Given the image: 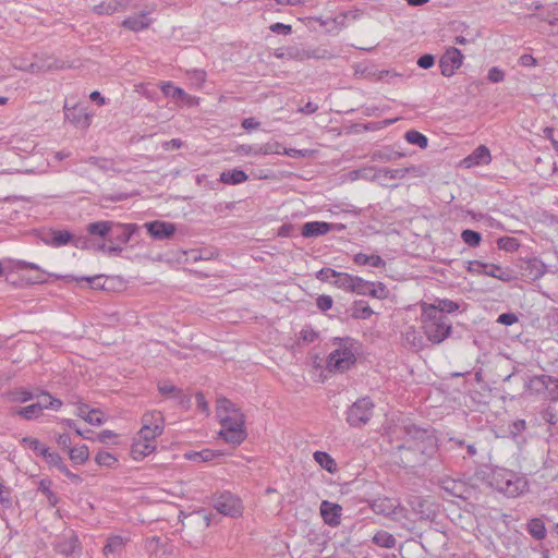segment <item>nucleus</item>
<instances>
[{
    "label": "nucleus",
    "mask_w": 558,
    "mask_h": 558,
    "mask_svg": "<svg viewBox=\"0 0 558 558\" xmlns=\"http://www.w3.org/2000/svg\"><path fill=\"white\" fill-rule=\"evenodd\" d=\"M403 441L398 449L405 465L423 464L436 452L437 438L432 429L409 424L403 427Z\"/></svg>",
    "instance_id": "nucleus-1"
},
{
    "label": "nucleus",
    "mask_w": 558,
    "mask_h": 558,
    "mask_svg": "<svg viewBox=\"0 0 558 558\" xmlns=\"http://www.w3.org/2000/svg\"><path fill=\"white\" fill-rule=\"evenodd\" d=\"M217 414L220 418L219 436L229 444L238 446L247 437L243 413L230 400H218Z\"/></svg>",
    "instance_id": "nucleus-2"
},
{
    "label": "nucleus",
    "mask_w": 558,
    "mask_h": 558,
    "mask_svg": "<svg viewBox=\"0 0 558 558\" xmlns=\"http://www.w3.org/2000/svg\"><path fill=\"white\" fill-rule=\"evenodd\" d=\"M487 483L492 488L509 498L518 497L529 488L527 480L524 476L504 468L492 470Z\"/></svg>",
    "instance_id": "nucleus-3"
},
{
    "label": "nucleus",
    "mask_w": 558,
    "mask_h": 558,
    "mask_svg": "<svg viewBox=\"0 0 558 558\" xmlns=\"http://www.w3.org/2000/svg\"><path fill=\"white\" fill-rule=\"evenodd\" d=\"M337 345L327 357V368L330 372L344 373L356 363L360 343L351 337H336L332 340Z\"/></svg>",
    "instance_id": "nucleus-4"
},
{
    "label": "nucleus",
    "mask_w": 558,
    "mask_h": 558,
    "mask_svg": "<svg viewBox=\"0 0 558 558\" xmlns=\"http://www.w3.org/2000/svg\"><path fill=\"white\" fill-rule=\"evenodd\" d=\"M421 320L424 335L433 344H440L451 335V322L433 306H423Z\"/></svg>",
    "instance_id": "nucleus-5"
},
{
    "label": "nucleus",
    "mask_w": 558,
    "mask_h": 558,
    "mask_svg": "<svg viewBox=\"0 0 558 558\" xmlns=\"http://www.w3.org/2000/svg\"><path fill=\"white\" fill-rule=\"evenodd\" d=\"M211 506L220 514L230 518H240L243 513V504L241 498L229 490L214 494L211 497Z\"/></svg>",
    "instance_id": "nucleus-6"
},
{
    "label": "nucleus",
    "mask_w": 558,
    "mask_h": 558,
    "mask_svg": "<svg viewBox=\"0 0 558 558\" xmlns=\"http://www.w3.org/2000/svg\"><path fill=\"white\" fill-rule=\"evenodd\" d=\"M375 404L368 397L357 399L347 411L345 421L351 427H361L369 422Z\"/></svg>",
    "instance_id": "nucleus-7"
},
{
    "label": "nucleus",
    "mask_w": 558,
    "mask_h": 558,
    "mask_svg": "<svg viewBox=\"0 0 558 558\" xmlns=\"http://www.w3.org/2000/svg\"><path fill=\"white\" fill-rule=\"evenodd\" d=\"M49 398V403H32L26 407L22 408H15L12 410L13 415H19L27 421L36 420L38 418L43 410L45 409H51V410H59L62 407V401L51 395H45Z\"/></svg>",
    "instance_id": "nucleus-8"
},
{
    "label": "nucleus",
    "mask_w": 558,
    "mask_h": 558,
    "mask_svg": "<svg viewBox=\"0 0 558 558\" xmlns=\"http://www.w3.org/2000/svg\"><path fill=\"white\" fill-rule=\"evenodd\" d=\"M463 62V54L456 47L448 48L439 59L440 72L444 76L450 77Z\"/></svg>",
    "instance_id": "nucleus-9"
},
{
    "label": "nucleus",
    "mask_w": 558,
    "mask_h": 558,
    "mask_svg": "<svg viewBox=\"0 0 558 558\" xmlns=\"http://www.w3.org/2000/svg\"><path fill=\"white\" fill-rule=\"evenodd\" d=\"M135 223H119L112 221L108 243L126 244L137 231Z\"/></svg>",
    "instance_id": "nucleus-10"
},
{
    "label": "nucleus",
    "mask_w": 558,
    "mask_h": 558,
    "mask_svg": "<svg viewBox=\"0 0 558 558\" xmlns=\"http://www.w3.org/2000/svg\"><path fill=\"white\" fill-rule=\"evenodd\" d=\"M366 171H374V174L372 175V180H377L380 182L381 185H387L388 181H390V180L403 178L405 175V173L408 172V169L407 168H399V169H389V168L373 169V168H369V169L355 171L354 173L356 174V177L368 178V173H365L364 175L360 174V173L366 172Z\"/></svg>",
    "instance_id": "nucleus-11"
},
{
    "label": "nucleus",
    "mask_w": 558,
    "mask_h": 558,
    "mask_svg": "<svg viewBox=\"0 0 558 558\" xmlns=\"http://www.w3.org/2000/svg\"><path fill=\"white\" fill-rule=\"evenodd\" d=\"M148 234L158 241L170 239L175 233V225L169 221L154 220L144 225Z\"/></svg>",
    "instance_id": "nucleus-12"
},
{
    "label": "nucleus",
    "mask_w": 558,
    "mask_h": 558,
    "mask_svg": "<svg viewBox=\"0 0 558 558\" xmlns=\"http://www.w3.org/2000/svg\"><path fill=\"white\" fill-rule=\"evenodd\" d=\"M279 147V143H267L262 146L241 144L235 147L234 153L240 156L281 154Z\"/></svg>",
    "instance_id": "nucleus-13"
},
{
    "label": "nucleus",
    "mask_w": 558,
    "mask_h": 558,
    "mask_svg": "<svg viewBox=\"0 0 558 558\" xmlns=\"http://www.w3.org/2000/svg\"><path fill=\"white\" fill-rule=\"evenodd\" d=\"M320 514L327 525L336 527L341 522L342 507L338 504L324 500L320 504Z\"/></svg>",
    "instance_id": "nucleus-14"
},
{
    "label": "nucleus",
    "mask_w": 558,
    "mask_h": 558,
    "mask_svg": "<svg viewBox=\"0 0 558 558\" xmlns=\"http://www.w3.org/2000/svg\"><path fill=\"white\" fill-rule=\"evenodd\" d=\"M132 0H104L99 4L94 5L93 11L96 14L111 15L116 12H122L131 7Z\"/></svg>",
    "instance_id": "nucleus-15"
},
{
    "label": "nucleus",
    "mask_w": 558,
    "mask_h": 558,
    "mask_svg": "<svg viewBox=\"0 0 558 558\" xmlns=\"http://www.w3.org/2000/svg\"><path fill=\"white\" fill-rule=\"evenodd\" d=\"M369 507L376 514L390 517L397 513L399 502L388 497H379L374 499Z\"/></svg>",
    "instance_id": "nucleus-16"
},
{
    "label": "nucleus",
    "mask_w": 558,
    "mask_h": 558,
    "mask_svg": "<svg viewBox=\"0 0 558 558\" xmlns=\"http://www.w3.org/2000/svg\"><path fill=\"white\" fill-rule=\"evenodd\" d=\"M441 488L450 496L468 500L470 498L471 489L465 486L462 481L445 480L441 483Z\"/></svg>",
    "instance_id": "nucleus-17"
},
{
    "label": "nucleus",
    "mask_w": 558,
    "mask_h": 558,
    "mask_svg": "<svg viewBox=\"0 0 558 558\" xmlns=\"http://www.w3.org/2000/svg\"><path fill=\"white\" fill-rule=\"evenodd\" d=\"M150 11H142L140 14L129 16L122 21V27L132 32H141L148 28L151 24V19L148 17Z\"/></svg>",
    "instance_id": "nucleus-18"
},
{
    "label": "nucleus",
    "mask_w": 558,
    "mask_h": 558,
    "mask_svg": "<svg viewBox=\"0 0 558 558\" xmlns=\"http://www.w3.org/2000/svg\"><path fill=\"white\" fill-rule=\"evenodd\" d=\"M332 225L325 221H310L302 226L301 234L304 238H317L332 230Z\"/></svg>",
    "instance_id": "nucleus-19"
},
{
    "label": "nucleus",
    "mask_w": 558,
    "mask_h": 558,
    "mask_svg": "<svg viewBox=\"0 0 558 558\" xmlns=\"http://www.w3.org/2000/svg\"><path fill=\"white\" fill-rule=\"evenodd\" d=\"M43 241L50 246L60 247L71 244L73 241V234L68 230H50L44 238Z\"/></svg>",
    "instance_id": "nucleus-20"
},
{
    "label": "nucleus",
    "mask_w": 558,
    "mask_h": 558,
    "mask_svg": "<svg viewBox=\"0 0 558 558\" xmlns=\"http://www.w3.org/2000/svg\"><path fill=\"white\" fill-rule=\"evenodd\" d=\"M492 160L490 151L485 145L476 147L472 154L464 158L466 167L488 165Z\"/></svg>",
    "instance_id": "nucleus-21"
},
{
    "label": "nucleus",
    "mask_w": 558,
    "mask_h": 558,
    "mask_svg": "<svg viewBox=\"0 0 558 558\" xmlns=\"http://www.w3.org/2000/svg\"><path fill=\"white\" fill-rule=\"evenodd\" d=\"M327 51L320 49H305L299 47H290L287 49V56L298 60H307V59H323L326 57Z\"/></svg>",
    "instance_id": "nucleus-22"
},
{
    "label": "nucleus",
    "mask_w": 558,
    "mask_h": 558,
    "mask_svg": "<svg viewBox=\"0 0 558 558\" xmlns=\"http://www.w3.org/2000/svg\"><path fill=\"white\" fill-rule=\"evenodd\" d=\"M64 114L68 121L76 126L87 128L89 125V117L84 112L83 108L77 106L68 107L64 105Z\"/></svg>",
    "instance_id": "nucleus-23"
},
{
    "label": "nucleus",
    "mask_w": 558,
    "mask_h": 558,
    "mask_svg": "<svg viewBox=\"0 0 558 558\" xmlns=\"http://www.w3.org/2000/svg\"><path fill=\"white\" fill-rule=\"evenodd\" d=\"M523 270L532 280H538L547 272V266L542 259L533 257L524 263Z\"/></svg>",
    "instance_id": "nucleus-24"
},
{
    "label": "nucleus",
    "mask_w": 558,
    "mask_h": 558,
    "mask_svg": "<svg viewBox=\"0 0 558 558\" xmlns=\"http://www.w3.org/2000/svg\"><path fill=\"white\" fill-rule=\"evenodd\" d=\"M78 538L75 535L65 537L57 543V551L65 558H75L78 549Z\"/></svg>",
    "instance_id": "nucleus-25"
},
{
    "label": "nucleus",
    "mask_w": 558,
    "mask_h": 558,
    "mask_svg": "<svg viewBox=\"0 0 558 558\" xmlns=\"http://www.w3.org/2000/svg\"><path fill=\"white\" fill-rule=\"evenodd\" d=\"M111 223V220H99L90 222L86 226V231L89 235L98 236L108 243Z\"/></svg>",
    "instance_id": "nucleus-26"
},
{
    "label": "nucleus",
    "mask_w": 558,
    "mask_h": 558,
    "mask_svg": "<svg viewBox=\"0 0 558 558\" xmlns=\"http://www.w3.org/2000/svg\"><path fill=\"white\" fill-rule=\"evenodd\" d=\"M160 89L166 97L192 104V97L172 82H162Z\"/></svg>",
    "instance_id": "nucleus-27"
},
{
    "label": "nucleus",
    "mask_w": 558,
    "mask_h": 558,
    "mask_svg": "<svg viewBox=\"0 0 558 558\" xmlns=\"http://www.w3.org/2000/svg\"><path fill=\"white\" fill-rule=\"evenodd\" d=\"M248 175L241 169L234 168L220 173V182L229 185H236L247 181Z\"/></svg>",
    "instance_id": "nucleus-28"
},
{
    "label": "nucleus",
    "mask_w": 558,
    "mask_h": 558,
    "mask_svg": "<svg viewBox=\"0 0 558 558\" xmlns=\"http://www.w3.org/2000/svg\"><path fill=\"white\" fill-rule=\"evenodd\" d=\"M351 317L353 319H368L373 314L374 311L371 308L368 303L364 300H356L352 303L350 307Z\"/></svg>",
    "instance_id": "nucleus-29"
},
{
    "label": "nucleus",
    "mask_w": 558,
    "mask_h": 558,
    "mask_svg": "<svg viewBox=\"0 0 558 558\" xmlns=\"http://www.w3.org/2000/svg\"><path fill=\"white\" fill-rule=\"evenodd\" d=\"M335 275V279L332 280L333 287L341 289L345 292H352L354 290V284L357 276H352L350 274L337 270Z\"/></svg>",
    "instance_id": "nucleus-30"
},
{
    "label": "nucleus",
    "mask_w": 558,
    "mask_h": 558,
    "mask_svg": "<svg viewBox=\"0 0 558 558\" xmlns=\"http://www.w3.org/2000/svg\"><path fill=\"white\" fill-rule=\"evenodd\" d=\"M449 449L451 450H463L465 449L466 454L463 458H473L477 453V449L474 442H466L465 439L458 437H450L448 440Z\"/></svg>",
    "instance_id": "nucleus-31"
},
{
    "label": "nucleus",
    "mask_w": 558,
    "mask_h": 558,
    "mask_svg": "<svg viewBox=\"0 0 558 558\" xmlns=\"http://www.w3.org/2000/svg\"><path fill=\"white\" fill-rule=\"evenodd\" d=\"M155 448L156 446L153 442L138 440L132 445L131 453L133 459L140 460L151 453Z\"/></svg>",
    "instance_id": "nucleus-32"
},
{
    "label": "nucleus",
    "mask_w": 558,
    "mask_h": 558,
    "mask_svg": "<svg viewBox=\"0 0 558 558\" xmlns=\"http://www.w3.org/2000/svg\"><path fill=\"white\" fill-rule=\"evenodd\" d=\"M423 306H433L442 315L454 313L460 308V304L449 299H437L433 304H424Z\"/></svg>",
    "instance_id": "nucleus-33"
},
{
    "label": "nucleus",
    "mask_w": 558,
    "mask_h": 558,
    "mask_svg": "<svg viewBox=\"0 0 558 558\" xmlns=\"http://www.w3.org/2000/svg\"><path fill=\"white\" fill-rule=\"evenodd\" d=\"M372 541L375 545L387 549L393 548L397 544L396 537L384 530L376 532Z\"/></svg>",
    "instance_id": "nucleus-34"
},
{
    "label": "nucleus",
    "mask_w": 558,
    "mask_h": 558,
    "mask_svg": "<svg viewBox=\"0 0 558 558\" xmlns=\"http://www.w3.org/2000/svg\"><path fill=\"white\" fill-rule=\"evenodd\" d=\"M527 532L531 536L537 541H542L546 537V526L542 519L533 518L527 523Z\"/></svg>",
    "instance_id": "nucleus-35"
},
{
    "label": "nucleus",
    "mask_w": 558,
    "mask_h": 558,
    "mask_svg": "<svg viewBox=\"0 0 558 558\" xmlns=\"http://www.w3.org/2000/svg\"><path fill=\"white\" fill-rule=\"evenodd\" d=\"M484 275L499 279L505 282H508L512 279V275H511L510 270L504 269L499 265L488 264V263H487V268L484 269Z\"/></svg>",
    "instance_id": "nucleus-36"
},
{
    "label": "nucleus",
    "mask_w": 558,
    "mask_h": 558,
    "mask_svg": "<svg viewBox=\"0 0 558 558\" xmlns=\"http://www.w3.org/2000/svg\"><path fill=\"white\" fill-rule=\"evenodd\" d=\"M315 461L329 473L337 471V463L335 459L325 451H316L314 453Z\"/></svg>",
    "instance_id": "nucleus-37"
},
{
    "label": "nucleus",
    "mask_w": 558,
    "mask_h": 558,
    "mask_svg": "<svg viewBox=\"0 0 558 558\" xmlns=\"http://www.w3.org/2000/svg\"><path fill=\"white\" fill-rule=\"evenodd\" d=\"M70 459L74 464H84L89 457L88 447L86 445H82L80 447H71L68 451Z\"/></svg>",
    "instance_id": "nucleus-38"
},
{
    "label": "nucleus",
    "mask_w": 558,
    "mask_h": 558,
    "mask_svg": "<svg viewBox=\"0 0 558 558\" xmlns=\"http://www.w3.org/2000/svg\"><path fill=\"white\" fill-rule=\"evenodd\" d=\"M123 547H124V539H123V537L119 536V535H114V536L108 537L107 543L104 546L102 551H104V554L106 556H108L110 554H119V553H121Z\"/></svg>",
    "instance_id": "nucleus-39"
},
{
    "label": "nucleus",
    "mask_w": 558,
    "mask_h": 558,
    "mask_svg": "<svg viewBox=\"0 0 558 558\" xmlns=\"http://www.w3.org/2000/svg\"><path fill=\"white\" fill-rule=\"evenodd\" d=\"M186 457L193 460L199 459L203 462H209L215 459L223 457V452H221L220 450L203 449L199 452L187 453Z\"/></svg>",
    "instance_id": "nucleus-40"
},
{
    "label": "nucleus",
    "mask_w": 558,
    "mask_h": 558,
    "mask_svg": "<svg viewBox=\"0 0 558 558\" xmlns=\"http://www.w3.org/2000/svg\"><path fill=\"white\" fill-rule=\"evenodd\" d=\"M404 138L408 143L412 145H416L420 148H426L428 145V138L421 132L416 130H410L405 132Z\"/></svg>",
    "instance_id": "nucleus-41"
},
{
    "label": "nucleus",
    "mask_w": 558,
    "mask_h": 558,
    "mask_svg": "<svg viewBox=\"0 0 558 558\" xmlns=\"http://www.w3.org/2000/svg\"><path fill=\"white\" fill-rule=\"evenodd\" d=\"M22 444L32 449L37 456L44 458L48 453L49 448L43 445L37 438L26 436L22 439Z\"/></svg>",
    "instance_id": "nucleus-42"
},
{
    "label": "nucleus",
    "mask_w": 558,
    "mask_h": 558,
    "mask_svg": "<svg viewBox=\"0 0 558 558\" xmlns=\"http://www.w3.org/2000/svg\"><path fill=\"white\" fill-rule=\"evenodd\" d=\"M142 424L148 427L160 426L163 429V416L159 411L147 412L142 417Z\"/></svg>",
    "instance_id": "nucleus-43"
},
{
    "label": "nucleus",
    "mask_w": 558,
    "mask_h": 558,
    "mask_svg": "<svg viewBox=\"0 0 558 558\" xmlns=\"http://www.w3.org/2000/svg\"><path fill=\"white\" fill-rule=\"evenodd\" d=\"M51 481L50 480H41L38 484V490L41 492L46 497L50 506L54 507L59 498L57 495L51 490Z\"/></svg>",
    "instance_id": "nucleus-44"
},
{
    "label": "nucleus",
    "mask_w": 558,
    "mask_h": 558,
    "mask_svg": "<svg viewBox=\"0 0 558 558\" xmlns=\"http://www.w3.org/2000/svg\"><path fill=\"white\" fill-rule=\"evenodd\" d=\"M162 434V428L158 425L155 427H148V425H143L141 430L138 432V436L143 441L153 442L154 439Z\"/></svg>",
    "instance_id": "nucleus-45"
},
{
    "label": "nucleus",
    "mask_w": 558,
    "mask_h": 558,
    "mask_svg": "<svg viewBox=\"0 0 558 558\" xmlns=\"http://www.w3.org/2000/svg\"><path fill=\"white\" fill-rule=\"evenodd\" d=\"M462 241L471 247H477L482 241V234L475 230L465 229L461 233Z\"/></svg>",
    "instance_id": "nucleus-46"
},
{
    "label": "nucleus",
    "mask_w": 558,
    "mask_h": 558,
    "mask_svg": "<svg viewBox=\"0 0 558 558\" xmlns=\"http://www.w3.org/2000/svg\"><path fill=\"white\" fill-rule=\"evenodd\" d=\"M404 339L407 343L415 350H421L423 348V337L413 327L407 330Z\"/></svg>",
    "instance_id": "nucleus-47"
},
{
    "label": "nucleus",
    "mask_w": 558,
    "mask_h": 558,
    "mask_svg": "<svg viewBox=\"0 0 558 558\" xmlns=\"http://www.w3.org/2000/svg\"><path fill=\"white\" fill-rule=\"evenodd\" d=\"M498 248L506 252H515L520 247L518 239L512 236H502L497 241Z\"/></svg>",
    "instance_id": "nucleus-48"
},
{
    "label": "nucleus",
    "mask_w": 558,
    "mask_h": 558,
    "mask_svg": "<svg viewBox=\"0 0 558 558\" xmlns=\"http://www.w3.org/2000/svg\"><path fill=\"white\" fill-rule=\"evenodd\" d=\"M71 244L74 247L81 248V250H89V248L96 250V247H97V244L87 235L75 236L73 234V241H71Z\"/></svg>",
    "instance_id": "nucleus-49"
},
{
    "label": "nucleus",
    "mask_w": 558,
    "mask_h": 558,
    "mask_svg": "<svg viewBox=\"0 0 558 558\" xmlns=\"http://www.w3.org/2000/svg\"><path fill=\"white\" fill-rule=\"evenodd\" d=\"M95 461L97 464L108 468H113L118 462L117 458L113 454L102 450H100L96 454Z\"/></svg>",
    "instance_id": "nucleus-50"
},
{
    "label": "nucleus",
    "mask_w": 558,
    "mask_h": 558,
    "mask_svg": "<svg viewBox=\"0 0 558 558\" xmlns=\"http://www.w3.org/2000/svg\"><path fill=\"white\" fill-rule=\"evenodd\" d=\"M96 251L104 252L108 256H118L122 253L123 247L121 244H117V243H108L107 244L106 242H102V243L97 244Z\"/></svg>",
    "instance_id": "nucleus-51"
},
{
    "label": "nucleus",
    "mask_w": 558,
    "mask_h": 558,
    "mask_svg": "<svg viewBox=\"0 0 558 558\" xmlns=\"http://www.w3.org/2000/svg\"><path fill=\"white\" fill-rule=\"evenodd\" d=\"M44 459L49 465L58 469L60 472L66 466L62 457L56 451H50V449L48 453L44 456Z\"/></svg>",
    "instance_id": "nucleus-52"
},
{
    "label": "nucleus",
    "mask_w": 558,
    "mask_h": 558,
    "mask_svg": "<svg viewBox=\"0 0 558 558\" xmlns=\"http://www.w3.org/2000/svg\"><path fill=\"white\" fill-rule=\"evenodd\" d=\"M373 287V281L364 280L362 277L356 278L354 290L352 292L357 293L360 295L371 296V291Z\"/></svg>",
    "instance_id": "nucleus-53"
},
{
    "label": "nucleus",
    "mask_w": 558,
    "mask_h": 558,
    "mask_svg": "<svg viewBox=\"0 0 558 558\" xmlns=\"http://www.w3.org/2000/svg\"><path fill=\"white\" fill-rule=\"evenodd\" d=\"M537 381L542 385V389H546L549 384H555L558 386V378L549 376V375H536L530 379L529 383L525 384V388L530 389L532 383Z\"/></svg>",
    "instance_id": "nucleus-54"
},
{
    "label": "nucleus",
    "mask_w": 558,
    "mask_h": 558,
    "mask_svg": "<svg viewBox=\"0 0 558 558\" xmlns=\"http://www.w3.org/2000/svg\"><path fill=\"white\" fill-rule=\"evenodd\" d=\"M10 396H11L12 401L22 402V403L31 401L35 397V395L32 391L24 389V388L13 390L10 393Z\"/></svg>",
    "instance_id": "nucleus-55"
},
{
    "label": "nucleus",
    "mask_w": 558,
    "mask_h": 558,
    "mask_svg": "<svg viewBox=\"0 0 558 558\" xmlns=\"http://www.w3.org/2000/svg\"><path fill=\"white\" fill-rule=\"evenodd\" d=\"M402 155L397 151H387V150H376L372 154V160L379 161H391L400 158Z\"/></svg>",
    "instance_id": "nucleus-56"
},
{
    "label": "nucleus",
    "mask_w": 558,
    "mask_h": 558,
    "mask_svg": "<svg viewBox=\"0 0 558 558\" xmlns=\"http://www.w3.org/2000/svg\"><path fill=\"white\" fill-rule=\"evenodd\" d=\"M65 278L68 281H86L90 284L92 288L104 289V284L100 283L102 276L81 277V278H77L74 276H66Z\"/></svg>",
    "instance_id": "nucleus-57"
},
{
    "label": "nucleus",
    "mask_w": 558,
    "mask_h": 558,
    "mask_svg": "<svg viewBox=\"0 0 558 558\" xmlns=\"http://www.w3.org/2000/svg\"><path fill=\"white\" fill-rule=\"evenodd\" d=\"M388 294H389V290L383 282H380V281L373 282V287H372V291H371L372 298L378 299V300H385L388 298Z\"/></svg>",
    "instance_id": "nucleus-58"
},
{
    "label": "nucleus",
    "mask_w": 558,
    "mask_h": 558,
    "mask_svg": "<svg viewBox=\"0 0 558 558\" xmlns=\"http://www.w3.org/2000/svg\"><path fill=\"white\" fill-rule=\"evenodd\" d=\"M85 421L95 426H100L105 422L104 415L98 409H90V411L86 414Z\"/></svg>",
    "instance_id": "nucleus-59"
},
{
    "label": "nucleus",
    "mask_w": 558,
    "mask_h": 558,
    "mask_svg": "<svg viewBox=\"0 0 558 558\" xmlns=\"http://www.w3.org/2000/svg\"><path fill=\"white\" fill-rule=\"evenodd\" d=\"M87 162L100 170L108 171L112 168V162L109 159L92 156L87 159Z\"/></svg>",
    "instance_id": "nucleus-60"
},
{
    "label": "nucleus",
    "mask_w": 558,
    "mask_h": 558,
    "mask_svg": "<svg viewBox=\"0 0 558 558\" xmlns=\"http://www.w3.org/2000/svg\"><path fill=\"white\" fill-rule=\"evenodd\" d=\"M181 389H179L178 387H175L174 385L170 384V383H162V384H159L158 385V391L162 395V396H167V397H170V398H173L175 399L179 391Z\"/></svg>",
    "instance_id": "nucleus-61"
},
{
    "label": "nucleus",
    "mask_w": 558,
    "mask_h": 558,
    "mask_svg": "<svg viewBox=\"0 0 558 558\" xmlns=\"http://www.w3.org/2000/svg\"><path fill=\"white\" fill-rule=\"evenodd\" d=\"M336 270L329 267H324L316 272V279L322 282H328L332 284V280L335 279Z\"/></svg>",
    "instance_id": "nucleus-62"
},
{
    "label": "nucleus",
    "mask_w": 558,
    "mask_h": 558,
    "mask_svg": "<svg viewBox=\"0 0 558 558\" xmlns=\"http://www.w3.org/2000/svg\"><path fill=\"white\" fill-rule=\"evenodd\" d=\"M332 305H333V300L330 295L322 294L316 299V306L322 312H327L328 310H330L332 307Z\"/></svg>",
    "instance_id": "nucleus-63"
},
{
    "label": "nucleus",
    "mask_w": 558,
    "mask_h": 558,
    "mask_svg": "<svg viewBox=\"0 0 558 558\" xmlns=\"http://www.w3.org/2000/svg\"><path fill=\"white\" fill-rule=\"evenodd\" d=\"M487 268V263L480 260H469L466 270L472 274L481 275L484 274V269Z\"/></svg>",
    "instance_id": "nucleus-64"
}]
</instances>
